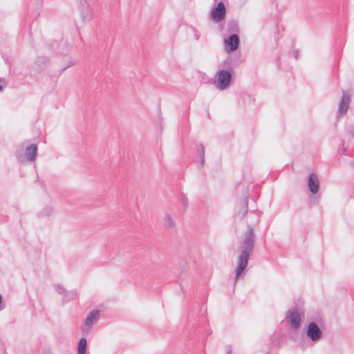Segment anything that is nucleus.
<instances>
[{
	"label": "nucleus",
	"instance_id": "f257e3e1",
	"mask_svg": "<svg viewBox=\"0 0 354 354\" xmlns=\"http://www.w3.org/2000/svg\"><path fill=\"white\" fill-rule=\"evenodd\" d=\"M248 223V230L243 234V239L239 246V254L238 257L237 267L235 272V281L241 277L244 270L248 264L250 255L254 248L255 234L254 227L259 224L261 218V212L254 210L250 212Z\"/></svg>",
	"mask_w": 354,
	"mask_h": 354
},
{
	"label": "nucleus",
	"instance_id": "f03ea898",
	"mask_svg": "<svg viewBox=\"0 0 354 354\" xmlns=\"http://www.w3.org/2000/svg\"><path fill=\"white\" fill-rule=\"evenodd\" d=\"M230 70H220L215 75V81L214 84L215 86L223 91L228 88L232 81V68L230 67Z\"/></svg>",
	"mask_w": 354,
	"mask_h": 354
},
{
	"label": "nucleus",
	"instance_id": "7ed1b4c3",
	"mask_svg": "<svg viewBox=\"0 0 354 354\" xmlns=\"http://www.w3.org/2000/svg\"><path fill=\"white\" fill-rule=\"evenodd\" d=\"M306 334L308 338L313 342L318 341L322 335L321 329L317 324L313 322L308 324Z\"/></svg>",
	"mask_w": 354,
	"mask_h": 354
},
{
	"label": "nucleus",
	"instance_id": "20e7f679",
	"mask_svg": "<svg viewBox=\"0 0 354 354\" xmlns=\"http://www.w3.org/2000/svg\"><path fill=\"white\" fill-rule=\"evenodd\" d=\"M225 7L222 1L218 2L217 6L212 8L211 11V17L215 22H219L225 18Z\"/></svg>",
	"mask_w": 354,
	"mask_h": 354
},
{
	"label": "nucleus",
	"instance_id": "39448f33",
	"mask_svg": "<svg viewBox=\"0 0 354 354\" xmlns=\"http://www.w3.org/2000/svg\"><path fill=\"white\" fill-rule=\"evenodd\" d=\"M100 311L98 310H93L91 311L85 319L84 326L82 328L83 333H88L92 325L95 323L99 317Z\"/></svg>",
	"mask_w": 354,
	"mask_h": 354
},
{
	"label": "nucleus",
	"instance_id": "423d86ee",
	"mask_svg": "<svg viewBox=\"0 0 354 354\" xmlns=\"http://www.w3.org/2000/svg\"><path fill=\"white\" fill-rule=\"evenodd\" d=\"M286 319L290 326L295 329H297L300 325L301 317L297 310H291L288 312Z\"/></svg>",
	"mask_w": 354,
	"mask_h": 354
},
{
	"label": "nucleus",
	"instance_id": "0eeeda50",
	"mask_svg": "<svg viewBox=\"0 0 354 354\" xmlns=\"http://www.w3.org/2000/svg\"><path fill=\"white\" fill-rule=\"evenodd\" d=\"M308 187L311 193H317L319 187L318 176L315 174H310L308 178Z\"/></svg>",
	"mask_w": 354,
	"mask_h": 354
},
{
	"label": "nucleus",
	"instance_id": "6e6552de",
	"mask_svg": "<svg viewBox=\"0 0 354 354\" xmlns=\"http://www.w3.org/2000/svg\"><path fill=\"white\" fill-rule=\"evenodd\" d=\"M351 102V97L346 92H344L341 102L339 104L338 114L344 115L346 113Z\"/></svg>",
	"mask_w": 354,
	"mask_h": 354
},
{
	"label": "nucleus",
	"instance_id": "1a4fd4ad",
	"mask_svg": "<svg viewBox=\"0 0 354 354\" xmlns=\"http://www.w3.org/2000/svg\"><path fill=\"white\" fill-rule=\"evenodd\" d=\"M227 44V48L229 52L236 50L239 44V38L237 35L233 34L230 35L227 39L225 41Z\"/></svg>",
	"mask_w": 354,
	"mask_h": 354
},
{
	"label": "nucleus",
	"instance_id": "9d476101",
	"mask_svg": "<svg viewBox=\"0 0 354 354\" xmlns=\"http://www.w3.org/2000/svg\"><path fill=\"white\" fill-rule=\"evenodd\" d=\"M37 155V146L32 144L25 149V156L28 161L32 162L35 160Z\"/></svg>",
	"mask_w": 354,
	"mask_h": 354
},
{
	"label": "nucleus",
	"instance_id": "9b49d317",
	"mask_svg": "<svg viewBox=\"0 0 354 354\" xmlns=\"http://www.w3.org/2000/svg\"><path fill=\"white\" fill-rule=\"evenodd\" d=\"M92 9L90 5H87L81 10V17L83 21H87L92 18Z\"/></svg>",
	"mask_w": 354,
	"mask_h": 354
},
{
	"label": "nucleus",
	"instance_id": "f8f14e48",
	"mask_svg": "<svg viewBox=\"0 0 354 354\" xmlns=\"http://www.w3.org/2000/svg\"><path fill=\"white\" fill-rule=\"evenodd\" d=\"M78 354H86V339L82 337L80 339L77 345Z\"/></svg>",
	"mask_w": 354,
	"mask_h": 354
},
{
	"label": "nucleus",
	"instance_id": "ddd939ff",
	"mask_svg": "<svg viewBox=\"0 0 354 354\" xmlns=\"http://www.w3.org/2000/svg\"><path fill=\"white\" fill-rule=\"evenodd\" d=\"M197 151L200 157L201 166L203 167L205 163V147L203 144H199Z\"/></svg>",
	"mask_w": 354,
	"mask_h": 354
},
{
	"label": "nucleus",
	"instance_id": "4468645a",
	"mask_svg": "<svg viewBox=\"0 0 354 354\" xmlns=\"http://www.w3.org/2000/svg\"><path fill=\"white\" fill-rule=\"evenodd\" d=\"M76 297V291L72 290V291H66V292L64 295V299L66 301H71L73 299H75Z\"/></svg>",
	"mask_w": 354,
	"mask_h": 354
},
{
	"label": "nucleus",
	"instance_id": "2eb2a0df",
	"mask_svg": "<svg viewBox=\"0 0 354 354\" xmlns=\"http://www.w3.org/2000/svg\"><path fill=\"white\" fill-rule=\"evenodd\" d=\"M164 222L165 225L167 227H171L174 226V222L169 214H165L164 217Z\"/></svg>",
	"mask_w": 354,
	"mask_h": 354
},
{
	"label": "nucleus",
	"instance_id": "dca6fc26",
	"mask_svg": "<svg viewBox=\"0 0 354 354\" xmlns=\"http://www.w3.org/2000/svg\"><path fill=\"white\" fill-rule=\"evenodd\" d=\"M51 213H52V209L50 208H46V209H44L42 212H41L39 213V216L41 217L49 216H50Z\"/></svg>",
	"mask_w": 354,
	"mask_h": 354
},
{
	"label": "nucleus",
	"instance_id": "f3484780",
	"mask_svg": "<svg viewBox=\"0 0 354 354\" xmlns=\"http://www.w3.org/2000/svg\"><path fill=\"white\" fill-rule=\"evenodd\" d=\"M56 290L57 291L58 293L61 294V295H64V293L66 292V290L64 288L63 286H59V285H57L56 286Z\"/></svg>",
	"mask_w": 354,
	"mask_h": 354
},
{
	"label": "nucleus",
	"instance_id": "a211bd4d",
	"mask_svg": "<svg viewBox=\"0 0 354 354\" xmlns=\"http://www.w3.org/2000/svg\"><path fill=\"white\" fill-rule=\"evenodd\" d=\"M243 216L247 213L248 212V200L247 198L243 202Z\"/></svg>",
	"mask_w": 354,
	"mask_h": 354
},
{
	"label": "nucleus",
	"instance_id": "6ab92c4d",
	"mask_svg": "<svg viewBox=\"0 0 354 354\" xmlns=\"http://www.w3.org/2000/svg\"><path fill=\"white\" fill-rule=\"evenodd\" d=\"M191 30H192V32H193V34H194V35L195 37V39L196 40H198L199 38H200V35H199L198 31L195 28H194V27H192Z\"/></svg>",
	"mask_w": 354,
	"mask_h": 354
},
{
	"label": "nucleus",
	"instance_id": "aec40b11",
	"mask_svg": "<svg viewBox=\"0 0 354 354\" xmlns=\"http://www.w3.org/2000/svg\"><path fill=\"white\" fill-rule=\"evenodd\" d=\"M181 201L183 206L185 207H187L188 205V199L185 197L184 194L182 195Z\"/></svg>",
	"mask_w": 354,
	"mask_h": 354
},
{
	"label": "nucleus",
	"instance_id": "412c9836",
	"mask_svg": "<svg viewBox=\"0 0 354 354\" xmlns=\"http://www.w3.org/2000/svg\"><path fill=\"white\" fill-rule=\"evenodd\" d=\"M293 56L296 59H297L299 57V50H295L293 52Z\"/></svg>",
	"mask_w": 354,
	"mask_h": 354
},
{
	"label": "nucleus",
	"instance_id": "4be33fe9",
	"mask_svg": "<svg viewBox=\"0 0 354 354\" xmlns=\"http://www.w3.org/2000/svg\"><path fill=\"white\" fill-rule=\"evenodd\" d=\"M73 65H74V63H73V62H70V63H69L66 66L64 67V68L62 69V71H65L67 68H68L69 66H73Z\"/></svg>",
	"mask_w": 354,
	"mask_h": 354
},
{
	"label": "nucleus",
	"instance_id": "5701e85b",
	"mask_svg": "<svg viewBox=\"0 0 354 354\" xmlns=\"http://www.w3.org/2000/svg\"><path fill=\"white\" fill-rule=\"evenodd\" d=\"M16 156L18 158L19 160H22V156L19 154L17 151L16 152Z\"/></svg>",
	"mask_w": 354,
	"mask_h": 354
},
{
	"label": "nucleus",
	"instance_id": "b1692460",
	"mask_svg": "<svg viewBox=\"0 0 354 354\" xmlns=\"http://www.w3.org/2000/svg\"><path fill=\"white\" fill-rule=\"evenodd\" d=\"M1 304H2V297H1V295H0V310H3L4 308V306H2Z\"/></svg>",
	"mask_w": 354,
	"mask_h": 354
},
{
	"label": "nucleus",
	"instance_id": "393cba45",
	"mask_svg": "<svg viewBox=\"0 0 354 354\" xmlns=\"http://www.w3.org/2000/svg\"><path fill=\"white\" fill-rule=\"evenodd\" d=\"M349 133L351 136L353 138L354 137V129L349 131Z\"/></svg>",
	"mask_w": 354,
	"mask_h": 354
},
{
	"label": "nucleus",
	"instance_id": "a878e982",
	"mask_svg": "<svg viewBox=\"0 0 354 354\" xmlns=\"http://www.w3.org/2000/svg\"><path fill=\"white\" fill-rule=\"evenodd\" d=\"M226 354H232V350L231 349H228V351H227Z\"/></svg>",
	"mask_w": 354,
	"mask_h": 354
}]
</instances>
